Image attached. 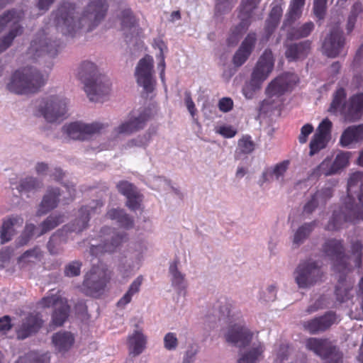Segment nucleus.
Here are the masks:
<instances>
[{"mask_svg": "<svg viewBox=\"0 0 363 363\" xmlns=\"http://www.w3.org/2000/svg\"><path fill=\"white\" fill-rule=\"evenodd\" d=\"M107 11L106 0H91L79 16L75 5L64 1L54 14L55 26L64 35L72 37L84 27L90 32L104 18Z\"/></svg>", "mask_w": 363, "mask_h": 363, "instance_id": "1", "label": "nucleus"}, {"mask_svg": "<svg viewBox=\"0 0 363 363\" xmlns=\"http://www.w3.org/2000/svg\"><path fill=\"white\" fill-rule=\"evenodd\" d=\"M104 203L100 200L93 201L89 205L83 206L79 209L78 217L72 223L65 225L62 228L57 230L47 244V247L51 255H57L62 251L61 245L67 242L66 235L68 233H81L89 225L90 216L98 213Z\"/></svg>", "mask_w": 363, "mask_h": 363, "instance_id": "2", "label": "nucleus"}, {"mask_svg": "<svg viewBox=\"0 0 363 363\" xmlns=\"http://www.w3.org/2000/svg\"><path fill=\"white\" fill-rule=\"evenodd\" d=\"M77 77L84 84V91L89 100L102 102L103 97L110 91V83L101 74H98L96 65L89 61L83 62L78 68Z\"/></svg>", "mask_w": 363, "mask_h": 363, "instance_id": "3", "label": "nucleus"}, {"mask_svg": "<svg viewBox=\"0 0 363 363\" xmlns=\"http://www.w3.org/2000/svg\"><path fill=\"white\" fill-rule=\"evenodd\" d=\"M47 79L48 75L41 74L32 67H26L13 74L7 89L17 94H33L45 84Z\"/></svg>", "mask_w": 363, "mask_h": 363, "instance_id": "4", "label": "nucleus"}, {"mask_svg": "<svg viewBox=\"0 0 363 363\" xmlns=\"http://www.w3.org/2000/svg\"><path fill=\"white\" fill-rule=\"evenodd\" d=\"M359 220H363V206L356 203L353 196H345L342 201V205L333 210L325 230H338L345 223H356Z\"/></svg>", "mask_w": 363, "mask_h": 363, "instance_id": "5", "label": "nucleus"}, {"mask_svg": "<svg viewBox=\"0 0 363 363\" xmlns=\"http://www.w3.org/2000/svg\"><path fill=\"white\" fill-rule=\"evenodd\" d=\"M274 67V57L272 51L266 49L253 69L249 84L242 89L243 94L247 99L253 98L255 93L261 88L262 83L273 71Z\"/></svg>", "mask_w": 363, "mask_h": 363, "instance_id": "6", "label": "nucleus"}, {"mask_svg": "<svg viewBox=\"0 0 363 363\" xmlns=\"http://www.w3.org/2000/svg\"><path fill=\"white\" fill-rule=\"evenodd\" d=\"M24 18V13L21 10L11 9L5 11L0 16V33L9 27V33L0 38V53L6 50L17 36L23 33V27L21 22Z\"/></svg>", "mask_w": 363, "mask_h": 363, "instance_id": "7", "label": "nucleus"}, {"mask_svg": "<svg viewBox=\"0 0 363 363\" xmlns=\"http://www.w3.org/2000/svg\"><path fill=\"white\" fill-rule=\"evenodd\" d=\"M43 308H53L52 322L55 326H62L69 316L70 307L67 298L62 297L60 290L51 289L39 302Z\"/></svg>", "mask_w": 363, "mask_h": 363, "instance_id": "8", "label": "nucleus"}, {"mask_svg": "<svg viewBox=\"0 0 363 363\" xmlns=\"http://www.w3.org/2000/svg\"><path fill=\"white\" fill-rule=\"evenodd\" d=\"M111 279V272L106 264L99 261L94 264L90 271L85 275L83 286L86 293L95 296L102 292Z\"/></svg>", "mask_w": 363, "mask_h": 363, "instance_id": "9", "label": "nucleus"}, {"mask_svg": "<svg viewBox=\"0 0 363 363\" xmlns=\"http://www.w3.org/2000/svg\"><path fill=\"white\" fill-rule=\"evenodd\" d=\"M123 237L110 227H103L96 239L90 242V253L99 256L105 252H113L123 242Z\"/></svg>", "mask_w": 363, "mask_h": 363, "instance_id": "10", "label": "nucleus"}, {"mask_svg": "<svg viewBox=\"0 0 363 363\" xmlns=\"http://www.w3.org/2000/svg\"><path fill=\"white\" fill-rule=\"evenodd\" d=\"M260 1L261 0H242L238 14L240 21L231 30L227 40L229 45H236L241 36L247 30L252 22L253 11Z\"/></svg>", "mask_w": 363, "mask_h": 363, "instance_id": "11", "label": "nucleus"}, {"mask_svg": "<svg viewBox=\"0 0 363 363\" xmlns=\"http://www.w3.org/2000/svg\"><path fill=\"white\" fill-rule=\"evenodd\" d=\"M308 350L326 360L325 363H342L343 354L328 339L310 337L306 342Z\"/></svg>", "mask_w": 363, "mask_h": 363, "instance_id": "12", "label": "nucleus"}, {"mask_svg": "<svg viewBox=\"0 0 363 363\" xmlns=\"http://www.w3.org/2000/svg\"><path fill=\"white\" fill-rule=\"evenodd\" d=\"M298 81L297 76L292 73H284L274 79L266 88L267 99L262 101L261 108H267L272 104L273 97H280L291 90Z\"/></svg>", "mask_w": 363, "mask_h": 363, "instance_id": "13", "label": "nucleus"}, {"mask_svg": "<svg viewBox=\"0 0 363 363\" xmlns=\"http://www.w3.org/2000/svg\"><path fill=\"white\" fill-rule=\"evenodd\" d=\"M323 273L317 262H301L294 272L295 281L299 288L306 289L321 281Z\"/></svg>", "mask_w": 363, "mask_h": 363, "instance_id": "14", "label": "nucleus"}, {"mask_svg": "<svg viewBox=\"0 0 363 363\" xmlns=\"http://www.w3.org/2000/svg\"><path fill=\"white\" fill-rule=\"evenodd\" d=\"M38 109L47 121L56 122L65 118L67 113V101L65 99L58 96H52L43 100Z\"/></svg>", "mask_w": 363, "mask_h": 363, "instance_id": "15", "label": "nucleus"}, {"mask_svg": "<svg viewBox=\"0 0 363 363\" xmlns=\"http://www.w3.org/2000/svg\"><path fill=\"white\" fill-rule=\"evenodd\" d=\"M324 253L334 261V270L338 272L348 269L347 257L342 240L329 239L323 246Z\"/></svg>", "mask_w": 363, "mask_h": 363, "instance_id": "16", "label": "nucleus"}, {"mask_svg": "<svg viewBox=\"0 0 363 363\" xmlns=\"http://www.w3.org/2000/svg\"><path fill=\"white\" fill-rule=\"evenodd\" d=\"M153 58L146 55L140 60L136 69L135 77L138 84L143 86L147 93H151L154 90L155 80L152 78Z\"/></svg>", "mask_w": 363, "mask_h": 363, "instance_id": "17", "label": "nucleus"}, {"mask_svg": "<svg viewBox=\"0 0 363 363\" xmlns=\"http://www.w3.org/2000/svg\"><path fill=\"white\" fill-rule=\"evenodd\" d=\"M106 126L100 123L86 124L80 122L71 123L63 127L64 132L73 140H84L92 135L99 133Z\"/></svg>", "mask_w": 363, "mask_h": 363, "instance_id": "18", "label": "nucleus"}, {"mask_svg": "<svg viewBox=\"0 0 363 363\" xmlns=\"http://www.w3.org/2000/svg\"><path fill=\"white\" fill-rule=\"evenodd\" d=\"M43 34L38 33L28 48V53L33 59H36L45 55L54 57L58 53L60 43L57 41H51L46 38H42Z\"/></svg>", "mask_w": 363, "mask_h": 363, "instance_id": "19", "label": "nucleus"}, {"mask_svg": "<svg viewBox=\"0 0 363 363\" xmlns=\"http://www.w3.org/2000/svg\"><path fill=\"white\" fill-rule=\"evenodd\" d=\"M337 321V315L333 311L326 312L324 315L304 321L302 324L305 330L315 335L328 330Z\"/></svg>", "mask_w": 363, "mask_h": 363, "instance_id": "20", "label": "nucleus"}, {"mask_svg": "<svg viewBox=\"0 0 363 363\" xmlns=\"http://www.w3.org/2000/svg\"><path fill=\"white\" fill-rule=\"evenodd\" d=\"M345 39L342 31L336 27L333 28L323 43V52L329 57L338 56L345 45Z\"/></svg>", "mask_w": 363, "mask_h": 363, "instance_id": "21", "label": "nucleus"}, {"mask_svg": "<svg viewBox=\"0 0 363 363\" xmlns=\"http://www.w3.org/2000/svg\"><path fill=\"white\" fill-rule=\"evenodd\" d=\"M150 118L149 111L144 109L138 116H131L115 128V131L117 134L130 135L143 129Z\"/></svg>", "mask_w": 363, "mask_h": 363, "instance_id": "22", "label": "nucleus"}, {"mask_svg": "<svg viewBox=\"0 0 363 363\" xmlns=\"http://www.w3.org/2000/svg\"><path fill=\"white\" fill-rule=\"evenodd\" d=\"M342 115L348 122H354L363 116V93H358L350 97L347 106L342 108Z\"/></svg>", "mask_w": 363, "mask_h": 363, "instance_id": "23", "label": "nucleus"}, {"mask_svg": "<svg viewBox=\"0 0 363 363\" xmlns=\"http://www.w3.org/2000/svg\"><path fill=\"white\" fill-rule=\"evenodd\" d=\"M121 21L127 43L131 42L133 38L139 35L141 29L139 28L138 21L130 9L121 11Z\"/></svg>", "mask_w": 363, "mask_h": 363, "instance_id": "24", "label": "nucleus"}, {"mask_svg": "<svg viewBox=\"0 0 363 363\" xmlns=\"http://www.w3.org/2000/svg\"><path fill=\"white\" fill-rule=\"evenodd\" d=\"M256 41L255 33L252 32L247 35L233 57V62L236 67L242 65L247 60L253 51Z\"/></svg>", "mask_w": 363, "mask_h": 363, "instance_id": "25", "label": "nucleus"}, {"mask_svg": "<svg viewBox=\"0 0 363 363\" xmlns=\"http://www.w3.org/2000/svg\"><path fill=\"white\" fill-rule=\"evenodd\" d=\"M225 338L227 342L244 347L251 342L252 333L243 325H235L230 328Z\"/></svg>", "mask_w": 363, "mask_h": 363, "instance_id": "26", "label": "nucleus"}, {"mask_svg": "<svg viewBox=\"0 0 363 363\" xmlns=\"http://www.w3.org/2000/svg\"><path fill=\"white\" fill-rule=\"evenodd\" d=\"M43 320L38 313H30L23 321L21 326L17 331L18 337L26 339L36 333L42 327Z\"/></svg>", "mask_w": 363, "mask_h": 363, "instance_id": "27", "label": "nucleus"}, {"mask_svg": "<svg viewBox=\"0 0 363 363\" xmlns=\"http://www.w3.org/2000/svg\"><path fill=\"white\" fill-rule=\"evenodd\" d=\"M61 192L58 188H48L39 205L37 215L40 216L46 214L56 208L60 201V196H61Z\"/></svg>", "mask_w": 363, "mask_h": 363, "instance_id": "28", "label": "nucleus"}, {"mask_svg": "<svg viewBox=\"0 0 363 363\" xmlns=\"http://www.w3.org/2000/svg\"><path fill=\"white\" fill-rule=\"evenodd\" d=\"M282 4V0H279V1H275L272 4V8L270 11L269 17L266 21V25L264 28V38L266 41L269 39L279 23L283 13Z\"/></svg>", "mask_w": 363, "mask_h": 363, "instance_id": "29", "label": "nucleus"}, {"mask_svg": "<svg viewBox=\"0 0 363 363\" xmlns=\"http://www.w3.org/2000/svg\"><path fill=\"white\" fill-rule=\"evenodd\" d=\"M349 270L348 269L345 272L342 271L339 272L340 275L338 279L337 284L335 286V294L337 300L340 303L345 302L353 297L351 291L353 289L354 282L351 280H347L345 277V274Z\"/></svg>", "mask_w": 363, "mask_h": 363, "instance_id": "30", "label": "nucleus"}, {"mask_svg": "<svg viewBox=\"0 0 363 363\" xmlns=\"http://www.w3.org/2000/svg\"><path fill=\"white\" fill-rule=\"evenodd\" d=\"M311 45L309 40L289 45L285 52L286 59L289 62L304 59L311 50Z\"/></svg>", "mask_w": 363, "mask_h": 363, "instance_id": "31", "label": "nucleus"}, {"mask_svg": "<svg viewBox=\"0 0 363 363\" xmlns=\"http://www.w3.org/2000/svg\"><path fill=\"white\" fill-rule=\"evenodd\" d=\"M363 140V123L347 127L342 133L339 143L342 147H348L354 143Z\"/></svg>", "mask_w": 363, "mask_h": 363, "instance_id": "32", "label": "nucleus"}, {"mask_svg": "<svg viewBox=\"0 0 363 363\" xmlns=\"http://www.w3.org/2000/svg\"><path fill=\"white\" fill-rule=\"evenodd\" d=\"M147 338L140 330H135L128 337L130 354L133 356L140 354L146 347Z\"/></svg>", "mask_w": 363, "mask_h": 363, "instance_id": "33", "label": "nucleus"}, {"mask_svg": "<svg viewBox=\"0 0 363 363\" xmlns=\"http://www.w3.org/2000/svg\"><path fill=\"white\" fill-rule=\"evenodd\" d=\"M23 223V218L21 216H13L3 221L1 230V243H5L11 240L14 234L13 227L21 226Z\"/></svg>", "mask_w": 363, "mask_h": 363, "instance_id": "34", "label": "nucleus"}, {"mask_svg": "<svg viewBox=\"0 0 363 363\" xmlns=\"http://www.w3.org/2000/svg\"><path fill=\"white\" fill-rule=\"evenodd\" d=\"M52 341L56 350L59 352H65L72 347L74 337L69 332L61 331L52 335Z\"/></svg>", "mask_w": 363, "mask_h": 363, "instance_id": "35", "label": "nucleus"}, {"mask_svg": "<svg viewBox=\"0 0 363 363\" xmlns=\"http://www.w3.org/2000/svg\"><path fill=\"white\" fill-rule=\"evenodd\" d=\"M106 216L111 220H116L121 226L125 228H130L133 225V220L123 209L112 208L107 211Z\"/></svg>", "mask_w": 363, "mask_h": 363, "instance_id": "36", "label": "nucleus"}, {"mask_svg": "<svg viewBox=\"0 0 363 363\" xmlns=\"http://www.w3.org/2000/svg\"><path fill=\"white\" fill-rule=\"evenodd\" d=\"M143 281V277L142 275L138 276L132 282L126 293L119 299L117 306L123 308L128 304L131 301L133 296L139 293Z\"/></svg>", "mask_w": 363, "mask_h": 363, "instance_id": "37", "label": "nucleus"}, {"mask_svg": "<svg viewBox=\"0 0 363 363\" xmlns=\"http://www.w3.org/2000/svg\"><path fill=\"white\" fill-rule=\"evenodd\" d=\"M255 147V144L250 135H243L238 142V147L235 150V157L236 160L242 158V155L252 153Z\"/></svg>", "mask_w": 363, "mask_h": 363, "instance_id": "38", "label": "nucleus"}, {"mask_svg": "<svg viewBox=\"0 0 363 363\" xmlns=\"http://www.w3.org/2000/svg\"><path fill=\"white\" fill-rule=\"evenodd\" d=\"M305 2L306 0H291L284 24L292 23L301 16Z\"/></svg>", "mask_w": 363, "mask_h": 363, "instance_id": "39", "label": "nucleus"}, {"mask_svg": "<svg viewBox=\"0 0 363 363\" xmlns=\"http://www.w3.org/2000/svg\"><path fill=\"white\" fill-rule=\"evenodd\" d=\"M64 214H52L49 216L43 222L39 225L40 228V232L38 234V237H40L48 232L55 228L60 224L64 222Z\"/></svg>", "mask_w": 363, "mask_h": 363, "instance_id": "40", "label": "nucleus"}, {"mask_svg": "<svg viewBox=\"0 0 363 363\" xmlns=\"http://www.w3.org/2000/svg\"><path fill=\"white\" fill-rule=\"evenodd\" d=\"M346 96L345 89L342 87L338 88L333 94V98L328 108V111L332 113H336L340 111L342 114V108L347 106V103H344Z\"/></svg>", "mask_w": 363, "mask_h": 363, "instance_id": "41", "label": "nucleus"}, {"mask_svg": "<svg viewBox=\"0 0 363 363\" xmlns=\"http://www.w3.org/2000/svg\"><path fill=\"white\" fill-rule=\"evenodd\" d=\"M337 171L333 165V160L326 157L318 167L312 172L311 176L319 177L320 176H330L337 174Z\"/></svg>", "mask_w": 363, "mask_h": 363, "instance_id": "42", "label": "nucleus"}, {"mask_svg": "<svg viewBox=\"0 0 363 363\" xmlns=\"http://www.w3.org/2000/svg\"><path fill=\"white\" fill-rule=\"evenodd\" d=\"M316 224V221L314 220L311 223H306L300 226L294 234L293 240L294 244L298 246L300 244L303 243L314 230Z\"/></svg>", "mask_w": 363, "mask_h": 363, "instance_id": "43", "label": "nucleus"}, {"mask_svg": "<svg viewBox=\"0 0 363 363\" xmlns=\"http://www.w3.org/2000/svg\"><path fill=\"white\" fill-rule=\"evenodd\" d=\"M289 164V161L284 160L277 164L273 169H269L264 172L262 174L263 182L269 181L270 178H272L274 176L275 177L276 179H279L281 177L284 176V173L288 169Z\"/></svg>", "mask_w": 363, "mask_h": 363, "instance_id": "44", "label": "nucleus"}, {"mask_svg": "<svg viewBox=\"0 0 363 363\" xmlns=\"http://www.w3.org/2000/svg\"><path fill=\"white\" fill-rule=\"evenodd\" d=\"M314 28V24L312 22H307L297 28H292L288 33V38L293 39H298L306 38L310 35Z\"/></svg>", "mask_w": 363, "mask_h": 363, "instance_id": "45", "label": "nucleus"}, {"mask_svg": "<svg viewBox=\"0 0 363 363\" xmlns=\"http://www.w3.org/2000/svg\"><path fill=\"white\" fill-rule=\"evenodd\" d=\"M42 184L36 178L29 177L21 180L17 189L20 193H29L40 188Z\"/></svg>", "mask_w": 363, "mask_h": 363, "instance_id": "46", "label": "nucleus"}, {"mask_svg": "<svg viewBox=\"0 0 363 363\" xmlns=\"http://www.w3.org/2000/svg\"><path fill=\"white\" fill-rule=\"evenodd\" d=\"M43 257L40 247H35L33 249L26 251L19 258V263H34L40 261Z\"/></svg>", "mask_w": 363, "mask_h": 363, "instance_id": "47", "label": "nucleus"}, {"mask_svg": "<svg viewBox=\"0 0 363 363\" xmlns=\"http://www.w3.org/2000/svg\"><path fill=\"white\" fill-rule=\"evenodd\" d=\"M330 140L324 136L315 133L310 142V155L318 153L320 150L324 149Z\"/></svg>", "mask_w": 363, "mask_h": 363, "instance_id": "48", "label": "nucleus"}, {"mask_svg": "<svg viewBox=\"0 0 363 363\" xmlns=\"http://www.w3.org/2000/svg\"><path fill=\"white\" fill-rule=\"evenodd\" d=\"M264 351L262 345L253 347L252 350L244 354L238 361V363H255Z\"/></svg>", "mask_w": 363, "mask_h": 363, "instance_id": "49", "label": "nucleus"}, {"mask_svg": "<svg viewBox=\"0 0 363 363\" xmlns=\"http://www.w3.org/2000/svg\"><path fill=\"white\" fill-rule=\"evenodd\" d=\"M50 357L48 354H37L35 352L28 353L25 357H21L16 363H26L29 361L30 363H50Z\"/></svg>", "mask_w": 363, "mask_h": 363, "instance_id": "50", "label": "nucleus"}, {"mask_svg": "<svg viewBox=\"0 0 363 363\" xmlns=\"http://www.w3.org/2000/svg\"><path fill=\"white\" fill-rule=\"evenodd\" d=\"M350 155L349 152H340L336 155L333 162L337 173L348 165Z\"/></svg>", "mask_w": 363, "mask_h": 363, "instance_id": "51", "label": "nucleus"}, {"mask_svg": "<svg viewBox=\"0 0 363 363\" xmlns=\"http://www.w3.org/2000/svg\"><path fill=\"white\" fill-rule=\"evenodd\" d=\"M363 245L360 240H356L351 243V253L354 257V264L360 267L362 262Z\"/></svg>", "mask_w": 363, "mask_h": 363, "instance_id": "52", "label": "nucleus"}, {"mask_svg": "<svg viewBox=\"0 0 363 363\" xmlns=\"http://www.w3.org/2000/svg\"><path fill=\"white\" fill-rule=\"evenodd\" d=\"M179 261L174 260L169 266V272L172 276V285L179 287L184 281V276L178 270Z\"/></svg>", "mask_w": 363, "mask_h": 363, "instance_id": "53", "label": "nucleus"}, {"mask_svg": "<svg viewBox=\"0 0 363 363\" xmlns=\"http://www.w3.org/2000/svg\"><path fill=\"white\" fill-rule=\"evenodd\" d=\"M117 189L119 193L126 198L138 192L136 186L128 181H121L117 184Z\"/></svg>", "mask_w": 363, "mask_h": 363, "instance_id": "54", "label": "nucleus"}, {"mask_svg": "<svg viewBox=\"0 0 363 363\" xmlns=\"http://www.w3.org/2000/svg\"><path fill=\"white\" fill-rule=\"evenodd\" d=\"M155 44L158 49L160 50V54L158 55L160 62L158 64V67L161 69L160 74V78L162 81H164L165 69L164 50H167V45H165L164 42L162 40H157V41H155Z\"/></svg>", "mask_w": 363, "mask_h": 363, "instance_id": "55", "label": "nucleus"}, {"mask_svg": "<svg viewBox=\"0 0 363 363\" xmlns=\"http://www.w3.org/2000/svg\"><path fill=\"white\" fill-rule=\"evenodd\" d=\"M363 174L359 172L352 174L347 182V196H352V189L356 186L362 185Z\"/></svg>", "mask_w": 363, "mask_h": 363, "instance_id": "56", "label": "nucleus"}, {"mask_svg": "<svg viewBox=\"0 0 363 363\" xmlns=\"http://www.w3.org/2000/svg\"><path fill=\"white\" fill-rule=\"evenodd\" d=\"M82 262L79 260H74L69 262L64 269V274L66 277H73L80 274Z\"/></svg>", "mask_w": 363, "mask_h": 363, "instance_id": "57", "label": "nucleus"}, {"mask_svg": "<svg viewBox=\"0 0 363 363\" xmlns=\"http://www.w3.org/2000/svg\"><path fill=\"white\" fill-rule=\"evenodd\" d=\"M35 228L36 227L34 224H26L23 232L18 238V245L23 246L26 245L33 236Z\"/></svg>", "mask_w": 363, "mask_h": 363, "instance_id": "58", "label": "nucleus"}, {"mask_svg": "<svg viewBox=\"0 0 363 363\" xmlns=\"http://www.w3.org/2000/svg\"><path fill=\"white\" fill-rule=\"evenodd\" d=\"M333 123L328 118L323 119L317 128V134L330 139Z\"/></svg>", "mask_w": 363, "mask_h": 363, "instance_id": "59", "label": "nucleus"}, {"mask_svg": "<svg viewBox=\"0 0 363 363\" xmlns=\"http://www.w3.org/2000/svg\"><path fill=\"white\" fill-rule=\"evenodd\" d=\"M178 345V339L174 333H168L164 337V346L167 350H174Z\"/></svg>", "mask_w": 363, "mask_h": 363, "instance_id": "60", "label": "nucleus"}, {"mask_svg": "<svg viewBox=\"0 0 363 363\" xmlns=\"http://www.w3.org/2000/svg\"><path fill=\"white\" fill-rule=\"evenodd\" d=\"M328 0H314L313 11L315 15L319 18H323L326 11V4Z\"/></svg>", "mask_w": 363, "mask_h": 363, "instance_id": "61", "label": "nucleus"}, {"mask_svg": "<svg viewBox=\"0 0 363 363\" xmlns=\"http://www.w3.org/2000/svg\"><path fill=\"white\" fill-rule=\"evenodd\" d=\"M126 206L131 211H136L140 206L142 201L141 195L139 192L126 198Z\"/></svg>", "mask_w": 363, "mask_h": 363, "instance_id": "62", "label": "nucleus"}, {"mask_svg": "<svg viewBox=\"0 0 363 363\" xmlns=\"http://www.w3.org/2000/svg\"><path fill=\"white\" fill-rule=\"evenodd\" d=\"M314 194L321 202L326 203L333 196V189L331 187H324Z\"/></svg>", "mask_w": 363, "mask_h": 363, "instance_id": "63", "label": "nucleus"}, {"mask_svg": "<svg viewBox=\"0 0 363 363\" xmlns=\"http://www.w3.org/2000/svg\"><path fill=\"white\" fill-rule=\"evenodd\" d=\"M233 101L230 97L221 98L218 104L219 110L223 113L230 111L233 108Z\"/></svg>", "mask_w": 363, "mask_h": 363, "instance_id": "64", "label": "nucleus"}]
</instances>
